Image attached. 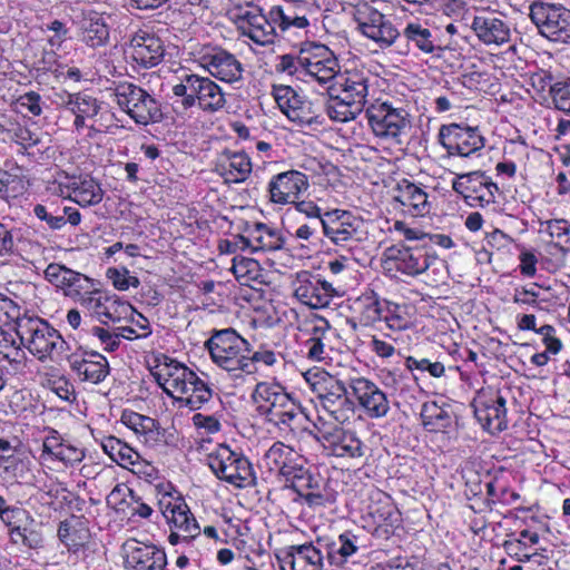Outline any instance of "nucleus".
I'll list each match as a JSON object with an SVG mask.
<instances>
[{
    "mask_svg": "<svg viewBox=\"0 0 570 570\" xmlns=\"http://www.w3.org/2000/svg\"><path fill=\"white\" fill-rule=\"evenodd\" d=\"M177 80L171 87L175 121L184 124L193 119L195 107L208 115L222 112L226 108V92L210 77L181 69Z\"/></svg>",
    "mask_w": 570,
    "mask_h": 570,
    "instance_id": "f257e3e1",
    "label": "nucleus"
},
{
    "mask_svg": "<svg viewBox=\"0 0 570 570\" xmlns=\"http://www.w3.org/2000/svg\"><path fill=\"white\" fill-rule=\"evenodd\" d=\"M367 126L375 138L393 146L404 142L412 129V116L401 101L379 97L365 108Z\"/></svg>",
    "mask_w": 570,
    "mask_h": 570,
    "instance_id": "f03ea898",
    "label": "nucleus"
},
{
    "mask_svg": "<svg viewBox=\"0 0 570 570\" xmlns=\"http://www.w3.org/2000/svg\"><path fill=\"white\" fill-rule=\"evenodd\" d=\"M250 397L257 414L278 428H291L303 412L298 397L276 380L257 382Z\"/></svg>",
    "mask_w": 570,
    "mask_h": 570,
    "instance_id": "7ed1b4c3",
    "label": "nucleus"
},
{
    "mask_svg": "<svg viewBox=\"0 0 570 570\" xmlns=\"http://www.w3.org/2000/svg\"><path fill=\"white\" fill-rule=\"evenodd\" d=\"M156 489L158 508L169 528V544L189 543L199 538L202 529L184 495L170 482H160Z\"/></svg>",
    "mask_w": 570,
    "mask_h": 570,
    "instance_id": "20e7f679",
    "label": "nucleus"
},
{
    "mask_svg": "<svg viewBox=\"0 0 570 570\" xmlns=\"http://www.w3.org/2000/svg\"><path fill=\"white\" fill-rule=\"evenodd\" d=\"M58 106L73 116L75 132L80 135L87 130L86 136L90 139L101 134L109 132L114 114L101 112L102 101L87 91L69 92L67 90L56 95Z\"/></svg>",
    "mask_w": 570,
    "mask_h": 570,
    "instance_id": "39448f33",
    "label": "nucleus"
},
{
    "mask_svg": "<svg viewBox=\"0 0 570 570\" xmlns=\"http://www.w3.org/2000/svg\"><path fill=\"white\" fill-rule=\"evenodd\" d=\"M309 390L320 400L323 410L337 423L348 422L355 413L354 402L347 395V387L334 375L318 367L303 373Z\"/></svg>",
    "mask_w": 570,
    "mask_h": 570,
    "instance_id": "423d86ee",
    "label": "nucleus"
},
{
    "mask_svg": "<svg viewBox=\"0 0 570 570\" xmlns=\"http://www.w3.org/2000/svg\"><path fill=\"white\" fill-rule=\"evenodd\" d=\"M204 345L210 361L217 367L236 377L243 375L246 355L250 352V342L235 328H213Z\"/></svg>",
    "mask_w": 570,
    "mask_h": 570,
    "instance_id": "0eeeda50",
    "label": "nucleus"
},
{
    "mask_svg": "<svg viewBox=\"0 0 570 570\" xmlns=\"http://www.w3.org/2000/svg\"><path fill=\"white\" fill-rule=\"evenodd\" d=\"M112 96L118 108L136 125L148 126L164 118L160 101L144 87L128 81H114Z\"/></svg>",
    "mask_w": 570,
    "mask_h": 570,
    "instance_id": "6e6552de",
    "label": "nucleus"
},
{
    "mask_svg": "<svg viewBox=\"0 0 570 570\" xmlns=\"http://www.w3.org/2000/svg\"><path fill=\"white\" fill-rule=\"evenodd\" d=\"M268 500L286 515L296 514L304 505L309 509L325 508L330 503L323 481H283L267 493Z\"/></svg>",
    "mask_w": 570,
    "mask_h": 570,
    "instance_id": "1a4fd4ad",
    "label": "nucleus"
},
{
    "mask_svg": "<svg viewBox=\"0 0 570 570\" xmlns=\"http://www.w3.org/2000/svg\"><path fill=\"white\" fill-rule=\"evenodd\" d=\"M271 94L281 112L295 126L317 130L326 124L320 100L311 99L292 86L282 83L273 85Z\"/></svg>",
    "mask_w": 570,
    "mask_h": 570,
    "instance_id": "9d476101",
    "label": "nucleus"
},
{
    "mask_svg": "<svg viewBox=\"0 0 570 570\" xmlns=\"http://www.w3.org/2000/svg\"><path fill=\"white\" fill-rule=\"evenodd\" d=\"M14 331L20 338V344L39 361L53 358L67 344L60 332L39 316L22 315Z\"/></svg>",
    "mask_w": 570,
    "mask_h": 570,
    "instance_id": "9b49d317",
    "label": "nucleus"
},
{
    "mask_svg": "<svg viewBox=\"0 0 570 570\" xmlns=\"http://www.w3.org/2000/svg\"><path fill=\"white\" fill-rule=\"evenodd\" d=\"M396 50L401 55L441 57L449 48L442 29L429 19L414 18L400 30Z\"/></svg>",
    "mask_w": 570,
    "mask_h": 570,
    "instance_id": "f8f14e48",
    "label": "nucleus"
},
{
    "mask_svg": "<svg viewBox=\"0 0 570 570\" xmlns=\"http://www.w3.org/2000/svg\"><path fill=\"white\" fill-rule=\"evenodd\" d=\"M318 10L312 0H283L269 7V18L277 37L307 36Z\"/></svg>",
    "mask_w": 570,
    "mask_h": 570,
    "instance_id": "ddd939ff",
    "label": "nucleus"
},
{
    "mask_svg": "<svg viewBox=\"0 0 570 570\" xmlns=\"http://www.w3.org/2000/svg\"><path fill=\"white\" fill-rule=\"evenodd\" d=\"M529 18L538 35L549 42L570 45V8L563 3L534 0L529 6Z\"/></svg>",
    "mask_w": 570,
    "mask_h": 570,
    "instance_id": "4468645a",
    "label": "nucleus"
},
{
    "mask_svg": "<svg viewBox=\"0 0 570 570\" xmlns=\"http://www.w3.org/2000/svg\"><path fill=\"white\" fill-rule=\"evenodd\" d=\"M352 16L357 32L374 42L381 50L400 47V30L390 16L366 1L357 3Z\"/></svg>",
    "mask_w": 570,
    "mask_h": 570,
    "instance_id": "2eb2a0df",
    "label": "nucleus"
},
{
    "mask_svg": "<svg viewBox=\"0 0 570 570\" xmlns=\"http://www.w3.org/2000/svg\"><path fill=\"white\" fill-rule=\"evenodd\" d=\"M207 464L222 481L236 488H246L255 483V472L249 460L229 445L219 444L207 455Z\"/></svg>",
    "mask_w": 570,
    "mask_h": 570,
    "instance_id": "dca6fc26",
    "label": "nucleus"
},
{
    "mask_svg": "<svg viewBox=\"0 0 570 570\" xmlns=\"http://www.w3.org/2000/svg\"><path fill=\"white\" fill-rule=\"evenodd\" d=\"M436 141L445 150L448 158H471L485 146V138L479 127L464 122L442 124Z\"/></svg>",
    "mask_w": 570,
    "mask_h": 570,
    "instance_id": "f3484780",
    "label": "nucleus"
},
{
    "mask_svg": "<svg viewBox=\"0 0 570 570\" xmlns=\"http://www.w3.org/2000/svg\"><path fill=\"white\" fill-rule=\"evenodd\" d=\"M471 406L481 428L491 435H498L509 428L507 397L493 386L476 391Z\"/></svg>",
    "mask_w": 570,
    "mask_h": 570,
    "instance_id": "a211bd4d",
    "label": "nucleus"
},
{
    "mask_svg": "<svg viewBox=\"0 0 570 570\" xmlns=\"http://www.w3.org/2000/svg\"><path fill=\"white\" fill-rule=\"evenodd\" d=\"M431 265V256L425 246H411L403 242L386 247L383 252L382 267L386 275L416 277Z\"/></svg>",
    "mask_w": 570,
    "mask_h": 570,
    "instance_id": "6ab92c4d",
    "label": "nucleus"
},
{
    "mask_svg": "<svg viewBox=\"0 0 570 570\" xmlns=\"http://www.w3.org/2000/svg\"><path fill=\"white\" fill-rule=\"evenodd\" d=\"M263 461L271 472H275L283 481L312 480L323 481V476L306 465V460L292 446L277 441L265 452Z\"/></svg>",
    "mask_w": 570,
    "mask_h": 570,
    "instance_id": "aec40b11",
    "label": "nucleus"
},
{
    "mask_svg": "<svg viewBox=\"0 0 570 570\" xmlns=\"http://www.w3.org/2000/svg\"><path fill=\"white\" fill-rule=\"evenodd\" d=\"M321 226L324 237L342 248L351 249L363 239L364 222L351 210H325Z\"/></svg>",
    "mask_w": 570,
    "mask_h": 570,
    "instance_id": "412c9836",
    "label": "nucleus"
},
{
    "mask_svg": "<svg viewBox=\"0 0 570 570\" xmlns=\"http://www.w3.org/2000/svg\"><path fill=\"white\" fill-rule=\"evenodd\" d=\"M451 187L470 207H488L499 194L497 183L482 170L455 174Z\"/></svg>",
    "mask_w": 570,
    "mask_h": 570,
    "instance_id": "4be33fe9",
    "label": "nucleus"
},
{
    "mask_svg": "<svg viewBox=\"0 0 570 570\" xmlns=\"http://www.w3.org/2000/svg\"><path fill=\"white\" fill-rule=\"evenodd\" d=\"M165 52L161 38L147 28L134 32L125 50L128 62L136 71L158 66L164 60Z\"/></svg>",
    "mask_w": 570,
    "mask_h": 570,
    "instance_id": "5701e85b",
    "label": "nucleus"
},
{
    "mask_svg": "<svg viewBox=\"0 0 570 570\" xmlns=\"http://www.w3.org/2000/svg\"><path fill=\"white\" fill-rule=\"evenodd\" d=\"M391 204L403 216L413 218L426 217L433 208L428 187L409 178H402L393 186Z\"/></svg>",
    "mask_w": 570,
    "mask_h": 570,
    "instance_id": "b1692460",
    "label": "nucleus"
},
{
    "mask_svg": "<svg viewBox=\"0 0 570 570\" xmlns=\"http://www.w3.org/2000/svg\"><path fill=\"white\" fill-rule=\"evenodd\" d=\"M78 304L101 323H117L127 318L131 304L121 299L117 294L97 287V282L80 298Z\"/></svg>",
    "mask_w": 570,
    "mask_h": 570,
    "instance_id": "393cba45",
    "label": "nucleus"
},
{
    "mask_svg": "<svg viewBox=\"0 0 570 570\" xmlns=\"http://www.w3.org/2000/svg\"><path fill=\"white\" fill-rule=\"evenodd\" d=\"M120 422L135 433L140 443L149 449L165 451L167 448L176 446L175 434L161 428L159 422L150 416L125 409Z\"/></svg>",
    "mask_w": 570,
    "mask_h": 570,
    "instance_id": "a878e982",
    "label": "nucleus"
},
{
    "mask_svg": "<svg viewBox=\"0 0 570 570\" xmlns=\"http://www.w3.org/2000/svg\"><path fill=\"white\" fill-rule=\"evenodd\" d=\"M367 509L375 538L389 540L402 528V513L389 493L379 489L374 490L370 494Z\"/></svg>",
    "mask_w": 570,
    "mask_h": 570,
    "instance_id": "bb28decb",
    "label": "nucleus"
},
{
    "mask_svg": "<svg viewBox=\"0 0 570 570\" xmlns=\"http://www.w3.org/2000/svg\"><path fill=\"white\" fill-rule=\"evenodd\" d=\"M315 428V438L328 455L342 459H360L365 455L367 448L355 432L340 425L322 424Z\"/></svg>",
    "mask_w": 570,
    "mask_h": 570,
    "instance_id": "cd10ccee",
    "label": "nucleus"
},
{
    "mask_svg": "<svg viewBox=\"0 0 570 570\" xmlns=\"http://www.w3.org/2000/svg\"><path fill=\"white\" fill-rule=\"evenodd\" d=\"M294 296L303 305L313 309L327 307L338 295L331 282L321 274L301 271L293 282Z\"/></svg>",
    "mask_w": 570,
    "mask_h": 570,
    "instance_id": "c85d7f7f",
    "label": "nucleus"
},
{
    "mask_svg": "<svg viewBox=\"0 0 570 570\" xmlns=\"http://www.w3.org/2000/svg\"><path fill=\"white\" fill-rule=\"evenodd\" d=\"M198 62L212 78L219 81L235 83L243 79V63L220 46H204L198 53Z\"/></svg>",
    "mask_w": 570,
    "mask_h": 570,
    "instance_id": "c756f323",
    "label": "nucleus"
},
{
    "mask_svg": "<svg viewBox=\"0 0 570 570\" xmlns=\"http://www.w3.org/2000/svg\"><path fill=\"white\" fill-rule=\"evenodd\" d=\"M304 70V77H308L311 81L328 89V85L335 81L342 69L337 56L328 46L307 40Z\"/></svg>",
    "mask_w": 570,
    "mask_h": 570,
    "instance_id": "7c9ffc66",
    "label": "nucleus"
},
{
    "mask_svg": "<svg viewBox=\"0 0 570 570\" xmlns=\"http://www.w3.org/2000/svg\"><path fill=\"white\" fill-rule=\"evenodd\" d=\"M309 188L308 176L297 169H288L273 175L266 185V198L275 206L296 203Z\"/></svg>",
    "mask_w": 570,
    "mask_h": 570,
    "instance_id": "2f4dec72",
    "label": "nucleus"
},
{
    "mask_svg": "<svg viewBox=\"0 0 570 570\" xmlns=\"http://www.w3.org/2000/svg\"><path fill=\"white\" fill-rule=\"evenodd\" d=\"M239 33L248 38L254 43L266 47L274 45L277 39L275 28L269 18V9H264L254 3H248L239 11L236 19Z\"/></svg>",
    "mask_w": 570,
    "mask_h": 570,
    "instance_id": "473e14b6",
    "label": "nucleus"
},
{
    "mask_svg": "<svg viewBox=\"0 0 570 570\" xmlns=\"http://www.w3.org/2000/svg\"><path fill=\"white\" fill-rule=\"evenodd\" d=\"M348 387L362 412L372 420L382 419L391 410L387 394L365 376L351 377Z\"/></svg>",
    "mask_w": 570,
    "mask_h": 570,
    "instance_id": "72a5a7b5",
    "label": "nucleus"
},
{
    "mask_svg": "<svg viewBox=\"0 0 570 570\" xmlns=\"http://www.w3.org/2000/svg\"><path fill=\"white\" fill-rule=\"evenodd\" d=\"M385 298L372 287H365L360 295L350 298L348 309L351 316L347 323L351 328L354 331L374 328L381 324Z\"/></svg>",
    "mask_w": 570,
    "mask_h": 570,
    "instance_id": "f704fd0d",
    "label": "nucleus"
},
{
    "mask_svg": "<svg viewBox=\"0 0 570 570\" xmlns=\"http://www.w3.org/2000/svg\"><path fill=\"white\" fill-rule=\"evenodd\" d=\"M45 279L61 291L66 297L78 303L95 279L60 263H50L43 271Z\"/></svg>",
    "mask_w": 570,
    "mask_h": 570,
    "instance_id": "c9c22d12",
    "label": "nucleus"
},
{
    "mask_svg": "<svg viewBox=\"0 0 570 570\" xmlns=\"http://www.w3.org/2000/svg\"><path fill=\"white\" fill-rule=\"evenodd\" d=\"M124 568L126 570H165L167 556L163 548L128 539L122 544Z\"/></svg>",
    "mask_w": 570,
    "mask_h": 570,
    "instance_id": "e433bc0d",
    "label": "nucleus"
},
{
    "mask_svg": "<svg viewBox=\"0 0 570 570\" xmlns=\"http://www.w3.org/2000/svg\"><path fill=\"white\" fill-rule=\"evenodd\" d=\"M471 29L485 46L500 47L511 39V28L505 17L494 10H483L472 19Z\"/></svg>",
    "mask_w": 570,
    "mask_h": 570,
    "instance_id": "4c0bfd02",
    "label": "nucleus"
},
{
    "mask_svg": "<svg viewBox=\"0 0 570 570\" xmlns=\"http://www.w3.org/2000/svg\"><path fill=\"white\" fill-rule=\"evenodd\" d=\"M193 372L194 370L185 363L167 355H161L156 358V365L151 370V375L164 393L175 401L178 393H180L181 385L187 380L193 379L190 376Z\"/></svg>",
    "mask_w": 570,
    "mask_h": 570,
    "instance_id": "58836bf2",
    "label": "nucleus"
},
{
    "mask_svg": "<svg viewBox=\"0 0 570 570\" xmlns=\"http://www.w3.org/2000/svg\"><path fill=\"white\" fill-rule=\"evenodd\" d=\"M276 560L281 570H323L324 554L313 542L279 549Z\"/></svg>",
    "mask_w": 570,
    "mask_h": 570,
    "instance_id": "ea45409f",
    "label": "nucleus"
},
{
    "mask_svg": "<svg viewBox=\"0 0 570 570\" xmlns=\"http://www.w3.org/2000/svg\"><path fill=\"white\" fill-rule=\"evenodd\" d=\"M71 372L82 383L100 384L110 374V365L105 355L96 351L72 353L68 357Z\"/></svg>",
    "mask_w": 570,
    "mask_h": 570,
    "instance_id": "a19ab883",
    "label": "nucleus"
},
{
    "mask_svg": "<svg viewBox=\"0 0 570 570\" xmlns=\"http://www.w3.org/2000/svg\"><path fill=\"white\" fill-rule=\"evenodd\" d=\"M282 341L253 338L246 355L243 375H253L262 368L274 370L284 361Z\"/></svg>",
    "mask_w": 570,
    "mask_h": 570,
    "instance_id": "79ce46f5",
    "label": "nucleus"
},
{
    "mask_svg": "<svg viewBox=\"0 0 570 570\" xmlns=\"http://www.w3.org/2000/svg\"><path fill=\"white\" fill-rule=\"evenodd\" d=\"M32 214L51 230H60L67 224L76 227L81 223L80 212L65 205L59 198H47L32 207Z\"/></svg>",
    "mask_w": 570,
    "mask_h": 570,
    "instance_id": "37998d69",
    "label": "nucleus"
},
{
    "mask_svg": "<svg viewBox=\"0 0 570 570\" xmlns=\"http://www.w3.org/2000/svg\"><path fill=\"white\" fill-rule=\"evenodd\" d=\"M335 330L324 317L313 320L306 328L307 338L303 346L307 360L312 362H324L331 360L333 347L331 345Z\"/></svg>",
    "mask_w": 570,
    "mask_h": 570,
    "instance_id": "c03bdc74",
    "label": "nucleus"
},
{
    "mask_svg": "<svg viewBox=\"0 0 570 570\" xmlns=\"http://www.w3.org/2000/svg\"><path fill=\"white\" fill-rule=\"evenodd\" d=\"M370 78V71L363 66L346 67L344 70L340 71L335 81L328 85V89L366 106Z\"/></svg>",
    "mask_w": 570,
    "mask_h": 570,
    "instance_id": "a18cd8bd",
    "label": "nucleus"
},
{
    "mask_svg": "<svg viewBox=\"0 0 570 570\" xmlns=\"http://www.w3.org/2000/svg\"><path fill=\"white\" fill-rule=\"evenodd\" d=\"M86 456L85 449L65 440L57 430L50 429L42 442L41 459L58 461L65 466L79 464Z\"/></svg>",
    "mask_w": 570,
    "mask_h": 570,
    "instance_id": "49530a36",
    "label": "nucleus"
},
{
    "mask_svg": "<svg viewBox=\"0 0 570 570\" xmlns=\"http://www.w3.org/2000/svg\"><path fill=\"white\" fill-rule=\"evenodd\" d=\"M215 173L227 184L244 183L253 170L250 157L245 151L224 149L215 161Z\"/></svg>",
    "mask_w": 570,
    "mask_h": 570,
    "instance_id": "de8ad7c7",
    "label": "nucleus"
},
{
    "mask_svg": "<svg viewBox=\"0 0 570 570\" xmlns=\"http://www.w3.org/2000/svg\"><path fill=\"white\" fill-rule=\"evenodd\" d=\"M193 379L187 380L183 384L180 393L174 401L179 409H189L190 411H198L205 407L214 397L213 384L207 380L200 377L195 371L191 373Z\"/></svg>",
    "mask_w": 570,
    "mask_h": 570,
    "instance_id": "09e8293b",
    "label": "nucleus"
},
{
    "mask_svg": "<svg viewBox=\"0 0 570 570\" xmlns=\"http://www.w3.org/2000/svg\"><path fill=\"white\" fill-rule=\"evenodd\" d=\"M243 232L252 252H275L282 249L285 243L282 230L265 223L246 222Z\"/></svg>",
    "mask_w": 570,
    "mask_h": 570,
    "instance_id": "8fccbe9b",
    "label": "nucleus"
},
{
    "mask_svg": "<svg viewBox=\"0 0 570 570\" xmlns=\"http://www.w3.org/2000/svg\"><path fill=\"white\" fill-rule=\"evenodd\" d=\"M540 232L548 234L552 240L547 250L556 256L557 266L564 265L566 256L570 253V222L564 218L540 222Z\"/></svg>",
    "mask_w": 570,
    "mask_h": 570,
    "instance_id": "3c124183",
    "label": "nucleus"
},
{
    "mask_svg": "<svg viewBox=\"0 0 570 570\" xmlns=\"http://www.w3.org/2000/svg\"><path fill=\"white\" fill-rule=\"evenodd\" d=\"M381 323L391 332H406L416 325V307L411 303L385 298Z\"/></svg>",
    "mask_w": 570,
    "mask_h": 570,
    "instance_id": "603ef678",
    "label": "nucleus"
},
{
    "mask_svg": "<svg viewBox=\"0 0 570 570\" xmlns=\"http://www.w3.org/2000/svg\"><path fill=\"white\" fill-rule=\"evenodd\" d=\"M9 543L24 553H39L46 547V537L42 524L30 518L22 525H18L12 533H8Z\"/></svg>",
    "mask_w": 570,
    "mask_h": 570,
    "instance_id": "864d4df0",
    "label": "nucleus"
},
{
    "mask_svg": "<svg viewBox=\"0 0 570 570\" xmlns=\"http://www.w3.org/2000/svg\"><path fill=\"white\" fill-rule=\"evenodd\" d=\"M358 535L353 531L346 530L338 534L335 540L324 541V543L318 540L317 543L321 548H324L328 564L342 568L347 563L350 557L358 551Z\"/></svg>",
    "mask_w": 570,
    "mask_h": 570,
    "instance_id": "5fc2aeb1",
    "label": "nucleus"
},
{
    "mask_svg": "<svg viewBox=\"0 0 570 570\" xmlns=\"http://www.w3.org/2000/svg\"><path fill=\"white\" fill-rule=\"evenodd\" d=\"M66 188L68 198L81 207L99 204L105 194L100 183L89 175L71 177Z\"/></svg>",
    "mask_w": 570,
    "mask_h": 570,
    "instance_id": "6e6d98bb",
    "label": "nucleus"
},
{
    "mask_svg": "<svg viewBox=\"0 0 570 570\" xmlns=\"http://www.w3.org/2000/svg\"><path fill=\"white\" fill-rule=\"evenodd\" d=\"M513 302L544 312L553 311L561 305L560 297L550 287H543L537 283L530 287L515 288Z\"/></svg>",
    "mask_w": 570,
    "mask_h": 570,
    "instance_id": "4d7b16f0",
    "label": "nucleus"
},
{
    "mask_svg": "<svg viewBox=\"0 0 570 570\" xmlns=\"http://www.w3.org/2000/svg\"><path fill=\"white\" fill-rule=\"evenodd\" d=\"M110 28L102 14L90 12L85 16L79 27V40L87 47L97 49L109 42Z\"/></svg>",
    "mask_w": 570,
    "mask_h": 570,
    "instance_id": "13d9d810",
    "label": "nucleus"
},
{
    "mask_svg": "<svg viewBox=\"0 0 570 570\" xmlns=\"http://www.w3.org/2000/svg\"><path fill=\"white\" fill-rule=\"evenodd\" d=\"M328 99L325 106V111L332 121L345 124L355 120L364 110L366 106L355 101L354 99L346 98L344 95L334 92L332 89H326Z\"/></svg>",
    "mask_w": 570,
    "mask_h": 570,
    "instance_id": "bf43d9fd",
    "label": "nucleus"
},
{
    "mask_svg": "<svg viewBox=\"0 0 570 570\" xmlns=\"http://www.w3.org/2000/svg\"><path fill=\"white\" fill-rule=\"evenodd\" d=\"M101 450L109 459L124 469H129L136 460L140 459V453L124 440L115 435L101 434L95 438Z\"/></svg>",
    "mask_w": 570,
    "mask_h": 570,
    "instance_id": "052dcab7",
    "label": "nucleus"
},
{
    "mask_svg": "<svg viewBox=\"0 0 570 570\" xmlns=\"http://www.w3.org/2000/svg\"><path fill=\"white\" fill-rule=\"evenodd\" d=\"M423 428L430 433H446L453 424L450 405H440L435 401H426L421 406Z\"/></svg>",
    "mask_w": 570,
    "mask_h": 570,
    "instance_id": "680f3d73",
    "label": "nucleus"
},
{
    "mask_svg": "<svg viewBox=\"0 0 570 570\" xmlns=\"http://www.w3.org/2000/svg\"><path fill=\"white\" fill-rule=\"evenodd\" d=\"M27 190L23 168L13 160H7L0 175V198L9 200L22 196Z\"/></svg>",
    "mask_w": 570,
    "mask_h": 570,
    "instance_id": "e2e57ef3",
    "label": "nucleus"
},
{
    "mask_svg": "<svg viewBox=\"0 0 570 570\" xmlns=\"http://www.w3.org/2000/svg\"><path fill=\"white\" fill-rule=\"evenodd\" d=\"M27 354L14 336L0 325V363L7 362L13 374L24 372Z\"/></svg>",
    "mask_w": 570,
    "mask_h": 570,
    "instance_id": "0e129e2a",
    "label": "nucleus"
},
{
    "mask_svg": "<svg viewBox=\"0 0 570 570\" xmlns=\"http://www.w3.org/2000/svg\"><path fill=\"white\" fill-rule=\"evenodd\" d=\"M230 272L236 281L244 286L264 283V268L255 258L237 254L232 259Z\"/></svg>",
    "mask_w": 570,
    "mask_h": 570,
    "instance_id": "69168bd1",
    "label": "nucleus"
},
{
    "mask_svg": "<svg viewBox=\"0 0 570 570\" xmlns=\"http://www.w3.org/2000/svg\"><path fill=\"white\" fill-rule=\"evenodd\" d=\"M59 540L68 547V549L78 550L83 547L89 538V529L83 518L71 515L59 523Z\"/></svg>",
    "mask_w": 570,
    "mask_h": 570,
    "instance_id": "338daca9",
    "label": "nucleus"
},
{
    "mask_svg": "<svg viewBox=\"0 0 570 570\" xmlns=\"http://www.w3.org/2000/svg\"><path fill=\"white\" fill-rule=\"evenodd\" d=\"M540 535L535 531L523 529L519 532V537L504 542V548L509 556L518 562H529L539 556L537 551L528 552V548L538 544Z\"/></svg>",
    "mask_w": 570,
    "mask_h": 570,
    "instance_id": "774afa93",
    "label": "nucleus"
}]
</instances>
